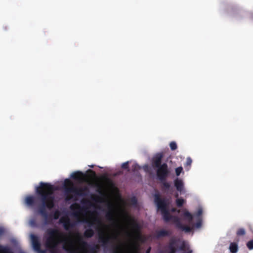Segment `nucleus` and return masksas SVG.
Listing matches in <instances>:
<instances>
[{"label":"nucleus","mask_w":253,"mask_h":253,"mask_svg":"<svg viewBox=\"0 0 253 253\" xmlns=\"http://www.w3.org/2000/svg\"><path fill=\"white\" fill-rule=\"evenodd\" d=\"M46 233L48 237L46 239V247L54 252L56 249L58 245L60 243H64L63 247L65 245L68 247L71 243H73L72 240L64 233L60 232L56 229H48Z\"/></svg>","instance_id":"nucleus-3"},{"label":"nucleus","mask_w":253,"mask_h":253,"mask_svg":"<svg viewBox=\"0 0 253 253\" xmlns=\"http://www.w3.org/2000/svg\"><path fill=\"white\" fill-rule=\"evenodd\" d=\"M72 234V233L71 232H70V233H69V235H71Z\"/></svg>","instance_id":"nucleus-42"},{"label":"nucleus","mask_w":253,"mask_h":253,"mask_svg":"<svg viewBox=\"0 0 253 253\" xmlns=\"http://www.w3.org/2000/svg\"><path fill=\"white\" fill-rule=\"evenodd\" d=\"M71 210L73 211L72 215L74 217H76L78 222H83L87 224V227H89L86 229L84 233V235L85 238H90L93 237L94 234V230L90 227H93L95 223L98 225L102 224L100 219L97 218H94L92 220H90L87 218H84L80 219V216L83 213L87 212V208L84 207H81L79 204L74 203L70 206Z\"/></svg>","instance_id":"nucleus-2"},{"label":"nucleus","mask_w":253,"mask_h":253,"mask_svg":"<svg viewBox=\"0 0 253 253\" xmlns=\"http://www.w3.org/2000/svg\"><path fill=\"white\" fill-rule=\"evenodd\" d=\"M229 249L232 253H236L238 251V245L235 243H231Z\"/></svg>","instance_id":"nucleus-21"},{"label":"nucleus","mask_w":253,"mask_h":253,"mask_svg":"<svg viewBox=\"0 0 253 253\" xmlns=\"http://www.w3.org/2000/svg\"><path fill=\"white\" fill-rule=\"evenodd\" d=\"M155 202L158 210L161 211L163 219L166 222L172 220L175 224L179 220L176 216L171 215L168 210L169 203L166 199H162L159 194H156L154 197Z\"/></svg>","instance_id":"nucleus-4"},{"label":"nucleus","mask_w":253,"mask_h":253,"mask_svg":"<svg viewBox=\"0 0 253 253\" xmlns=\"http://www.w3.org/2000/svg\"><path fill=\"white\" fill-rule=\"evenodd\" d=\"M95 186L97 188V191L99 193H101L102 191V189H103V187H102V185L98 184V183H96Z\"/></svg>","instance_id":"nucleus-31"},{"label":"nucleus","mask_w":253,"mask_h":253,"mask_svg":"<svg viewBox=\"0 0 253 253\" xmlns=\"http://www.w3.org/2000/svg\"><path fill=\"white\" fill-rule=\"evenodd\" d=\"M139 168V166L137 164H134L132 166V170L133 171H135V170H136Z\"/></svg>","instance_id":"nucleus-35"},{"label":"nucleus","mask_w":253,"mask_h":253,"mask_svg":"<svg viewBox=\"0 0 253 253\" xmlns=\"http://www.w3.org/2000/svg\"><path fill=\"white\" fill-rule=\"evenodd\" d=\"M183 217L189 223H191L193 221V216L188 211H185L183 214Z\"/></svg>","instance_id":"nucleus-18"},{"label":"nucleus","mask_w":253,"mask_h":253,"mask_svg":"<svg viewBox=\"0 0 253 253\" xmlns=\"http://www.w3.org/2000/svg\"><path fill=\"white\" fill-rule=\"evenodd\" d=\"M0 253H11V251L9 247L0 245Z\"/></svg>","instance_id":"nucleus-22"},{"label":"nucleus","mask_w":253,"mask_h":253,"mask_svg":"<svg viewBox=\"0 0 253 253\" xmlns=\"http://www.w3.org/2000/svg\"><path fill=\"white\" fill-rule=\"evenodd\" d=\"M116 237H112L109 235H105L103 233L99 234L98 241L102 246L104 248H107L109 244L112 243L111 240L116 239Z\"/></svg>","instance_id":"nucleus-9"},{"label":"nucleus","mask_w":253,"mask_h":253,"mask_svg":"<svg viewBox=\"0 0 253 253\" xmlns=\"http://www.w3.org/2000/svg\"><path fill=\"white\" fill-rule=\"evenodd\" d=\"M247 246L249 250H253V240L249 241L247 243Z\"/></svg>","instance_id":"nucleus-28"},{"label":"nucleus","mask_w":253,"mask_h":253,"mask_svg":"<svg viewBox=\"0 0 253 253\" xmlns=\"http://www.w3.org/2000/svg\"><path fill=\"white\" fill-rule=\"evenodd\" d=\"M129 203L131 205H132L133 206H136L137 204V198L134 196L131 197L129 199Z\"/></svg>","instance_id":"nucleus-25"},{"label":"nucleus","mask_w":253,"mask_h":253,"mask_svg":"<svg viewBox=\"0 0 253 253\" xmlns=\"http://www.w3.org/2000/svg\"><path fill=\"white\" fill-rule=\"evenodd\" d=\"M90 171L92 173H93V174L94 175H95V172H94V171H93V170H90Z\"/></svg>","instance_id":"nucleus-40"},{"label":"nucleus","mask_w":253,"mask_h":253,"mask_svg":"<svg viewBox=\"0 0 253 253\" xmlns=\"http://www.w3.org/2000/svg\"><path fill=\"white\" fill-rule=\"evenodd\" d=\"M3 231L2 229H0V235L2 234L3 233Z\"/></svg>","instance_id":"nucleus-39"},{"label":"nucleus","mask_w":253,"mask_h":253,"mask_svg":"<svg viewBox=\"0 0 253 253\" xmlns=\"http://www.w3.org/2000/svg\"><path fill=\"white\" fill-rule=\"evenodd\" d=\"M163 154L161 153H157L152 159V164L154 169L159 167L162 165V159Z\"/></svg>","instance_id":"nucleus-12"},{"label":"nucleus","mask_w":253,"mask_h":253,"mask_svg":"<svg viewBox=\"0 0 253 253\" xmlns=\"http://www.w3.org/2000/svg\"><path fill=\"white\" fill-rule=\"evenodd\" d=\"M174 184L178 191L181 192L182 191L184 188V184L181 179L178 178H176L174 180Z\"/></svg>","instance_id":"nucleus-16"},{"label":"nucleus","mask_w":253,"mask_h":253,"mask_svg":"<svg viewBox=\"0 0 253 253\" xmlns=\"http://www.w3.org/2000/svg\"><path fill=\"white\" fill-rule=\"evenodd\" d=\"M121 247L117 246L115 248L114 250L113 251V253H120Z\"/></svg>","instance_id":"nucleus-33"},{"label":"nucleus","mask_w":253,"mask_h":253,"mask_svg":"<svg viewBox=\"0 0 253 253\" xmlns=\"http://www.w3.org/2000/svg\"><path fill=\"white\" fill-rule=\"evenodd\" d=\"M59 222L63 224L64 228L66 231L69 230L71 228L74 227L75 225L74 223L70 221V219L68 216L60 218Z\"/></svg>","instance_id":"nucleus-11"},{"label":"nucleus","mask_w":253,"mask_h":253,"mask_svg":"<svg viewBox=\"0 0 253 253\" xmlns=\"http://www.w3.org/2000/svg\"><path fill=\"white\" fill-rule=\"evenodd\" d=\"M176 227L182 231H185L186 232H190L192 230V228L187 225H183L180 221L179 219L176 223Z\"/></svg>","instance_id":"nucleus-17"},{"label":"nucleus","mask_w":253,"mask_h":253,"mask_svg":"<svg viewBox=\"0 0 253 253\" xmlns=\"http://www.w3.org/2000/svg\"><path fill=\"white\" fill-rule=\"evenodd\" d=\"M55 190V187L51 184L41 182L40 185L36 187L37 198L33 196H28L25 199V203L31 207L35 206L36 200L41 202L42 205L39 207L38 212L43 218L45 225L51 224L52 219H58L61 215V212L58 210L49 214L46 210V209L51 210L55 206L53 194Z\"/></svg>","instance_id":"nucleus-1"},{"label":"nucleus","mask_w":253,"mask_h":253,"mask_svg":"<svg viewBox=\"0 0 253 253\" xmlns=\"http://www.w3.org/2000/svg\"><path fill=\"white\" fill-rule=\"evenodd\" d=\"M155 169L157 177L159 180H167L170 173L167 163H163L161 166L156 168Z\"/></svg>","instance_id":"nucleus-7"},{"label":"nucleus","mask_w":253,"mask_h":253,"mask_svg":"<svg viewBox=\"0 0 253 253\" xmlns=\"http://www.w3.org/2000/svg\"><path fill=\"white\" fill-rule=\"evenodd\" d=\"M183 170V168L181 167H178L175 169V173L177 176H179Z\"/></svg>","instance_id":"nucleus-29"},{"label":"nucleus","mask_w":253,"mask_h":253,"mask_svg":"<svg viewBox=\"0 0 253 253\" xmlns=\"http://www.w3.org/2000/svg\"><path fill=\"white\" fill-rule=\"evenodd\" d=\"M126 217L127 221L132 227V233H128V235L134 237L137 240L141 241L142 236L139 232L140 228L139 224L128 215H126Z\"/></svg>","instance_id":"nucleus-6"},{"label":"nucleus","mask_w":253,"mask_h":253,"mask_svg":"<svg viewBox=\"0 0 253 253\" xmlns=\"http://www.w3.org/2000/svg\"><path fill=\"white\" fill-rule=\"evenodd\" d=\"M171 235V232L165 230H160L156 231L155 234V237L156 239L169 236Z\"/></svg>","instance_id":"nucleus-13"},{"label":"nucleus","mask_w":253,"mask_h":253,"mask_svg":"<svg viewBox=\"0 0 253 253\" xmlns=\"http://www.w3.org/2000/svg\"><path fill=\"white\" fill-rule=\"evenodd\" d=\"M107 219L110 221H115V219L114 217V215L112 212H108L106 214Z\"/></svg>","instance_id":"nucleus-23"},{"label":"nucleus","mask_w":253,"mask_h":253,"mask_svg":"<svg viewBox=\"0 0 253 253\" xmlns=\"http://www.w3.org/2000/svg\"><path fill=\"white\" fill-rule=\"evenodd\" d=\"M201 225H202V222H201V220H199V221H197V222L196 223V227L197 228H199L201 226Z\"/></svg>","instance_id":"nucleus-36"},{"label":"nucleus","mask_w":253,"mask_h":253,"mask_svg":"<svg viewBox=\"0 0 253 253\" xmlns=\"http://www.w3.org/2000/svg\"><path fill=\"white\" fill-rule=\"evenodd\" d=\"M169 146L171 150H175L177 149V144L175 142H171L169 144Z\"/></svg>","instance_id":"nucleus-27"},{"label":"nucleus","mask_w":253,"mask_h":253,"mask_svg":"<svg viewBox=\"0 0 253 253\" xmlns=\"http://www.w3.org/2000/svg\"><path fill=\"white\" fill-rule=\"evenodd\" d=\"M184 203V200L181 198L177 199L176 200V204L178 207H181Z\"/></svg>","instance_id":"nucleus-24"},{"label":"nucleus","mask_w":253,"mask_h":253,"mask_svg":"<svg viewBox=\"0 0 253 253\" xmlns=\"http://www.w3.org/2000/svg\"><path fill=\"white\" fill-rule=\"evenodd\" d=\"M30 224L32 226H36V221H35V220L34 219L31 220L30 221Z\"/></svg>","instance_id":"nucleus-37"},{"label":"nucleus","mask_w":253,"mask_h":253,"mask_svg":"<svg viewBox=\"0 0 253 253\" xmlns=\"http://www.w3.org/2000/svg\"><path fill=\"white\" fill-rule=\"evenodd\" d=\"M76 238L78 243L83 249H85L89 248L90 253H97V251L99 249L98 245H94L93 246H90L86 242L83 240V238L79 234L76 235Z\"/></svg>","instance_id":"nucleus-8"},{"label":"nucleus","mask_w":253,"mask_h":253,"mask_svg":"<svg viewBox=\"0 0 253 253\" xmlns=\"http://www.w3.org/2000/svg\"><path fill=\"white\" fill-rule=\"evenodd\" d=\"M121 167L122 169H128V171H129V170L128 169V162H126L125 163H123Z\"/></svg>","instance_id":"nucleus-30"},{"label":"nucleus","mask_w":253,"mask_h":253,"mask_svg":"<svg viewBox=\"0 0 253 253\" xmlns=\"http://www.w3.org/2000/svg\"><path fill=\"white\" fill-rule=\"evenodd\" d=\"M88 202L87 201H84V202H83V203H87Z\"/></svg>","instance_id":"nucleus-41"},{"label":"nucleus","mask_w":253,"mask_h":253,"mask_svg":"<svg viewBox=\"0 0 253 253\" xmlns=\"http://www.w3.org/2000/svg\"><path fill=\"white\" fill-rule=\"evenodd\" d=\"M175 241L174 240H171L169 243V249L170 250V252L168 253H175L176 251V249L175 247Z\"/></svg>","instance_id":"nucleus-20"},{"label":"nucleus","mask_w":253,"mask_h":253,"mask_svg":"<svg viewBox=\"0 0 253 253\" xmlns=\"http://www.w3.org/2000/svg\"><path fill=\"white\" fill-rule=\"evenodd\" d=\"M192 160L190 158H188L186 160V165L187 166H190L192 164Z\"/></svg>","instance_id":"nucleus-34"},{"label":"nucleus","mask_w":253,"mask_h":253,"mask_svg":"<svg viewBox=\"0 0 253 253\" xmlns=\"http://www.w3.org/2000/svg\"><path fill=\"white\" fill-rule=\"evenodd\" d=\"M31 239L34 249L37 252L44 253V251L41 249V243L38 237L34 234H32L31 235Z\"/></svg>","instance_id":"nucleus-10"},{"label":"nucleus","mask_w":253,"mask_h":253,"mask_svg":"<svg viewBox=\"0 0 253 253\" xmlns=\"http://www.w3.org/2000/svg\"><path fill=\"white\" fill-rule=\"evenodd\" d=\"M85 175L81 171H76L72 173L71 177L74 180L82 181L84 179Z\"/></svg>","instance_id":"nucleus-14"},{"label":"nucleus","mask_w":253,"mask_h":253,"mask_svg":"<svg viewBox=\"0 0 253 253\" xmlns=\"http://www.w3.org/2000/svg\"><path fill=\"white\" fill-rule=\"evenodd\" d=\"M162 184V189L163 191H168L170 187V184L167 181V180H159Z\"/></svg>","instance_id":"nucleus-19"},{"label":"nucleus","mask_w":253,"mask_h":253,"mask_svg":"<svg viewBox=\"0 0 253 253\" xmlns=\"http://www.w3.org/2000/svg\"><path fill=\"white\" fill-rule=\"evenodd\" d=\"M65 191L67 193H73L78 196H85L88 192V189L86 187L77 188L74 186L73 182L68 179L65 180Z\"/></svg>","instance_id":"nucleus-5"},{"label":"nucleus","mask_w":253,"mask_h":253,"mask_svg":"<svg viewBox=\"0 0 253 253\" xmlns=\"http://www.w3.org/2000/svg\"><path fill=\"white\" fill-rule=\"evenodd\" d=\"M245 233V230L243 228L239 229L237 232V234L238 236H243L244 235Z\"/></svg>","instance_id":"nucleus-26"},{"label":"nucleus","mask_w":253,"mask_h":253,"mask_svg":"<svg viewBox=\"0 0 253 253\" xmlns=\"http://www.w3.org/2000/svg\"><path fill=\"white\" fill-rule=\"evenodd\" d=\"M151 251V248L149 247L146 251V253H150Z\"/></svg>","instance_id":"nucleus-38"},{"label":"nucleus","mask_w":253,"mask_h":253,"mask_svg":"<svg viewBox=\"0 0 253 253\" xmlns=\"http://www.w3.org/2000/svg\"><path fill=\"white\" fill-rule=\"evenodd\" d=\"M202 212H203L202 209L200 208L198 209L197 211L195 213V215L197 217H199L202 215Z\"/></svg>","instance_id":"nucleus-32"},{"label":"nucleus","mask_w":253,"mask_h":253,"mask_svg":"<svg viewBox=\"0 0 253 253\" xmlns=\"http://www.w3.org/2000/svg\"><path fill=\"white\" fill-rule=\"evenodd\" d=\"M64 249L69 253H82L79 251L78 249L76 248L74 243H71L68 247L65 245Z\"/></svg>","instance_id":"nucleus-15"}]
</instances>
